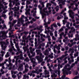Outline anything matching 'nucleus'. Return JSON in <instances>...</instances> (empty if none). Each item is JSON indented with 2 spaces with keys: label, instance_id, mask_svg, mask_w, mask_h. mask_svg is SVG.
Here are the masks:
<instances>
[{
  "label": "nucleus",
  "instance_id": "nucleus-1",
  "mask_svg": "<svg viewBox=\"0 0 79 79\" xmlns=\"http://www.w3.org/2000/svg\"><path fill=\"white\" fill-rule=\"evenodd\" d=\"M4 32H5L4 31H1V33L2 34V35L0 36V42L1 41V40L2 41L3 40H5V38H3V37H5L6 36V35H5L4 36Z\"/></svg>",
  "mask_w": 79,
  "mask_h": 79
},
{
  "label": "nucleus",
  "instance_id": "nucleus-2",
  "mask_svg": "<svg viewBox=\"0 0 79 79\" xmlns=\"http://www.w3.org/2000/svg\"><path fill=\"white\" fill-rule=\"evenodd\" d=\"M36 59L38 61H39V62L41 63L43 61V60L42 59V57H40L39 56H37L36 57Z\"/></svg>",
  "mask_w": 79,
  "mask_h": 79
},
{
  "label": "nucleus",
  "instance_id": "nucleus-3",
  "mask_svg": "<svg viewBox=\"0 0 79 79\" xmlns=\"http://www.w3.org/2000/svg\"><path fill=\"white\" fill-rule=\"evenodd\" d=\"M30 60H31V63H33V64H35V61L36 60L35 59L32 58L30 59Z\"/></svg>",
  "mask_w": 79,
  "mask_h": 79
},
{
  "label": "nucleus",
  "instance_id": "nucleus-4",
  "mask_svg": "<svg viewBox=\"0 0 79 79\" xmlns=\"http://www.w3.org/2000/svg\"><path fill=\"white\" fill-rule=\"evenodd\" d=\"M51 77L52 78H53L54 77H57V75H56L55 73H53L52 75H51Z\"/></svg>",
  "mask_w": 79,
  "mask_h": 79
},
{
  "label": "nucleus",
  "instance_id": "nucleus-5",
  "mask_svg": "<svg viewBox=\"0 0 79 79\" xmlns=\"http://www.w3.org/2000/svg\"><path fill=\"white\" fill-rule=\"evenodd\" d=\"M66 73V71H64L63 73V75L62 76L61 78L62 79H64V78L66 77V75H65V73Z\"/></svg>",
  "mask_w": 79,
  "mask_h": 79
},
{
  "label": "nucleus",
  "instance_id": "nucleus-6",
  "mask_svg": "<svg viewBox=\"0 0 79 79\" xmlns=\"http://www.w3.org/2000/svg\"><path fill=\"white\" fill-rule=\"evenodd\" d=\"M59 8H60V7L58 6H57L56 7L54 8V9L56 10V11H58V10H59Z\"/></svg>",
  "mask_w": 79,
  "mask_h": 79
},
{
  "label": "nucleus",
  "instance_id": "nucleus-7",
  "mask_svg": "<svg viewBox=\"0 0 79 79\" xmlns=\"http://www.w3.org/2000/svg\"><path fill=\"white\" fill-rule=\"evenodd\" d=\"M23 66V65L22 64H21V65H20L19 67V69H20V71H21L22 70H23V69L22 68Z\"/></svg>",
  "mask_w": 79,
  "mask_h": 79
},
{
  "label": "nucleus",
  "instance_id": "nucleus-8",
  "mask_svg": "<svg viewBox=\"0 0 79 79\" xmlns=\"http://www.w3.org/2000/svg\"><path fill=\"white\" fill-rule=\"evenodd\" d=\"M19 8H18L16 6L14 7V11H19Z\"/></svg>",
  "mask_w": 79,
  "mask_h": 79
},
{
  "label": "nucleus",
  "instance_id": "nucleus-9",
  "mask_svg": "<svg viewBox=\"0 0 79 79\" xmlns=\"http://www.w3.org/2000/svg\"><path fill=\"white\" fill-rule=\"evenodd\" d=\"M41 51L40 49H38V50L36 49V52L37 53V55H39L40 54V52H41Z\"/></svg>",
  "mask_w": 79,
  "mask_h": 79
},
{
  "label": "nucleus",
  "instance_id": "nucleus-10",
  "mask_svg": "<svg viewBox=\"0 0 79 79\" xmlns=\"http://www.w3.org/2000/svg\"><path fill=\"white\" fill-rule=\"evenodd\" d=\"M29 71V69H27V68H25V71L23 72V73H27Z\"/></svg>",
  "mask_w": 79,
  "mask_h": 79
},
{
  "label": "nucleus",
  "instance_id": "nucleus-11",
  "mask_svg": "<svg viewBox=\"0 0 79 79\" xmlns=\"http://www.w3.org/2000/svg\"><path fill=\"white\" fill-rule=\"evenodd\" d=\"M18 21H20L21 23L22 24H23L24 23V20L23 19H21H21H18Z\"/></svg>",
  "mask_w": 79,
  "mask_h": 79
},
{
  "label": "nucleus",
  "instance_id": "nucleus-12",
  "mask_svg": "<svg viewBox=\"0 0 79 79\" xmlns=\"http://www.w3.org/2000/svg\"><path fill=\"white\" fill-rule=\"evenodd\" d=\"M55 47L58 50H60V47L57 46V44H56L55 45Z\"/></svg>",
  "mask_w": 79,
  "mask_h": 79
},
{
  "label": "nucleus",
  "instance_id": "nucleus-13",
  "mask_svg": "<svg viewBox=\"0 0 79 79\" xmlns=\"http://www.w3.org/2000/svg\"><path fill=\"white\" fill-rule=\"evenodd\" d=\"M12 40V39H10V45L11 46H13V45H14V44H13V41H12V40Z\"/></svg>",
  "mask_w": 79,
  "mask_h": 79
},
{
  "label": "nucleus",
  "instance_id": "nucleus-14",
  "mask_svg": "<svg viewBox=\"0 0 79 79\" xmlns=\"http://www.w3.org/2000/svg\"><path fill=\"white\" fill-rule=\"evenodd\" d=\"M79 52H77L76 54H74V56H79Z\"/></svg>",
  "mask_w": 79,
  "mask_h": 79
},
{
  "label": "nucleus",
  "instance_id": "nucleus-15",
  "mask_svg": "<svg viewBox=\"0 0 79 79\" xmlns=\"http://www.w3.org/2000/svg\"><path fill=\"white\" fill-rule=\"evenodd\" d=\"M37 26V24L35 23H34L32 25L33 28H35L36 26Z\"/></svg>",
  "mask_w": 79,
  "mask_h": 79
},
{
  "label": "nucleus",
  "instance_id": "nucleus-16",
  "mask_svg": "<svg viewBox=\"0 0 79 79\" xmlns=\"http://www.w3.org/2000/svg\"><path fill=\"white\" fill-rule=\"evenodd\" d=\"M55 46H54V49H53V51L55 53H56V52H57V51L56 50V49H55Z\"/></svg>",
  "mask_w": 79,
  "mask_h": 79
},
{
  "label": "nucleus",
  "instance_id": "nucleus-17",
  "mask_svg": "<svg viewBox=\"0 0 79 79\" xmlns=\"http://www.w3.org/2000/svg\"><path fill=\"white\" fill-rule=\"evenodd\" d=\"M23 34H24L25 35H27L29 34V32L28 31H24L23 32Z\"/></svg>",
  "mask_w": 79,
  "mask_h": 79
},
{
  "label": "nucleus",
  "instance_id": "nucleus-18",
  "mask_svg": "<svg viewBox=\"0 0 79 79\" xmlns=\"http://www.w3.org/2000/svg\"><path fill=\"white\" fill-rule=\"evenodd\" d=\"M10 56V55H9V52H7V55L5 56V57L6 58L7 57H9Z\"/></svg>",
  "mask_w": 79,
  "mask_h": 79
},
{
  "label": "nucleus",
  "instance_id": "nucleus-19",
  "mask_svg": "<svg viewBox=\"0 0 79 79\" xmlns=\"http://www.w3.org/2000/svg\"><path fill=\"white\" fill-rule=\"evenodd\" d=\"M25 60L26 61H27V62H29V59L28 57H27Z\"/></svg>",
  "mask_w": 79,
  "mask_h": 79
},
{
  "label": "nucleus",
  "instance_id": "nucleus-20",
  "mask_svg": "<svg viewBox=\"0 0 79 79\" xmlns=\"http://www.w3.org/2000/svg\"><path fill=\"white\" fill-rule=\"evenodd\" d=\"M40 45L42 46V47H45V43H42V44H40Z\"/></svg>",
  "mask_w": 79,
  "mask_h": 79
},
{
  "label": "nucleus",
  "instance_id": "nucleus-21",
  "mask_svg": "<svg viewBox=\"0 0 79 79\" xmlns=\"http://www.w3.org/2000/svg\"><path fill=\"white\" fill-rule=\"evenodd\" d=\"M68 45H69V47H72V45L70 43H69L68 44Z\"/></svg>",
  "mask_w": 79,
  "mask_h": 79
},
{
  "label": "nucleus",
  "instance_id": "nucleus-22",
  "mask_svg": "<svg viewBox=\"0 0 79 79\" xmlns=\"http://www.w3.org/2000/svg\"><path fill=\"white\" fill-rule=\"evenodd\" d=\"M63 30H64L63 28H61L59 30V32H61V31H63Z\"/></svg>",
  "mask_w": 79,
  "mask_h": 79
},
{
  "label": "nucleus",
  "instance_id": "nucleus-23",
  "mask_svg": "<svg viewBox=\"0 0 79 79\" xmlns=\"http://www.w3.org/2000/svg\"><path fill=\"white\" fill-rule=\"evenodd\" d=\"M0 6L2 8H4V6H3V5L1 3L0 4Z\"/></svg>",
  "mask_w": 79,
  "mask_h": 79
},
{
  "label": "nucleus",
  "instance_id": "nucleus-24",
  "mask_svg": "<svg viewBox=\"0 0 79 79\" xmlns=\"http://www.w3.org/2000/svg\"><path fill=\"white\" fill-rule=\"evenodd\" d=\"M31 3V2L29 1H27V5H29Z\"/></svg>",
  "mask_w": 79,
  "mask_h": 79
},
{
  "label": "nucleus",
  "instance_id": "nucleus-25",
  "mask_svg": "<svg viewBox=\"0 0 79 79\" xmlns=\"http://www.w3.org/2000/svg\"><path fill=\"white\" fill-rule=\"evenodd\" d=\"M59 6L60 8V9H62V8H63V6H62V4H60L59 5Z\"/></svg>",
  "mask_w": 79,
  "mask_h": 79
},
{
  "label": "nucleus",
  "instance_id": "nucleus-26",
  "mask_svg": "<svg viewBox=\"0 0 79 79\" xmlns=\"http://www.w3.org/2000/svg\"><path fill=\"white\" fill-rule=\"evenodd\" d=\"M59 58H58L56 59L57 60H58V62L59 63H60L61 62H60V60H59Z\"/></svg>",
  "mask_w": 79,
  "mask_h": 79
},
{
  "label": "nucleus",
  "instance_id": "nucleus-27",
  "mask_svg": "<svg viewBox=\"0 0 79 79\" xmlns=\"http://www.w3.org/2000/svg\"><path fill=\"white\" fill-rule=\"evenodd\" d=\"M57 18L58 20H59V19H61V17H60V16H57Z\"/></svg>",
  "mask_w": 79,
  "mask_h": 79
},
{
  "label": "nucleus",
  "instance_id": "nucleus-28",
  "mask_svg": "<svg viewBox=\"0 0 79 79\" xmlns=\"http://www.w3.org/2000/svg\"><path fill=\"white\" fill-rule=\"evenodd\" d=\"M58 73V74L59 76H60V70H58L57 71Z\"/></svg>",
  "mask_w": 79,
  "mask_h": 79
},
{
  "label": "nucleus",
  "instance_id": "nucleus-29",
  "mask_svg": "<svg viewBox=\"0 0 79 79\" xmlns=\"http://www.w3.org/2000/svg\"><path fill=\"white\" fill-rule=\"evenodd\" d=\"M35 71H36V73L37 74H39L40 73V72H39V71H37V70H35Z\"/></svg>",
  "mask_w": 79,
  "mask_h": 79
},
{
  "label": "nucleus",
  "instance_id": "nucleus-30",
  "mask_svg": "<svg viewBox=\"0 0 79 79\" xmlns=\"http://www.w3.org/2000/svg\"><path fill=\"white\" fill-rule=\"evenodd\" d=\"M65 50H68V49H69V47L68 46H66L65 48Z\"/></svg>",
  "mask_w": 79,
  "mask_h": 79
},
{
  "label": "nucleus",
  "instance_id": "nucleus-31",
  "mask_svg": "<svg viewBox=\"0 0 79 79\" xmlns=\"http://www.w3.org/2000/svg\"><path fill=\"white\" fill-rule=\"evenodd\" d=\"M41 4L42 5V7L44 8L45 6H44V2H42Z\"/></svg>",
  "mask_w": 79,
  "mask_h": 79
},
{
  "label": "nucleus",
  "instance_id": "nucleus-32",
  "mask_svg": "<svg viewBox=\"0 0 79 79\" xmlns=\"http://www.w3.org/2000/svg\"><path fill=\"white\" fill-rule=\"evenodd\" d=\"M12 77H13V78H16V75H13L12 76Z\"/></svg>",
  "mask_w": 79,
  "mask_h": 79
},
{
  "label": "nucleus",
  "instance_id": "nucleus-33",
  "mask_svg": "<svg viewBox=\"0 0 79 79\" xmlns=\"http://www.w3.org/2000/svg\"><path fill=\"white\" fill-rule=\"evenodd\" d=\"M15 65H16V66H17V65H18V61H17V59H16Z\"/></svg>",
  "mask_w": 79,
  "mask_h": 79
},
{
  "label": "nucleus",
  "instance_id": "nucleus-34",
  "mask_svg": "<svg viewBox=\"0 0 79 79\" xmlns=\"http://www.w3.org/2000/svg\"><path fill=\"white\" fill-rule=\"evenodd\" d=\"M31 54H32V56H35V52H33V53Z\"/></svg>",
  "mask_w": 79,
  "mask_h": 79
},
{
  "label": "nucleus",
  "instance_id": "nucleus-35",
  "mask_svg": "<svg viewBox=\"0 0 79 79\" xmlns=\"http://www.w3.org/2000/svg\"><path fill=\"white\" fill-rule=\"evenodd\" d=\"M66 1V0H64V1L63 0H60V1L61 2H63L64 3H65Z\"/></svg>",
  "mask_w": 79,
  "mask_h": 79
},
{
  "label": "nucleus",
  "instance_id": "nucleus-36",
  "mask_svg": "<svg viewBox=\"0 0 79 79\" xmlns=\"http://www.w3.org/2000/svg\"><path fill=\"white\" fill-rule=\"evenodd\" d=\"M48 57H49L51 58H53V56H51L50 55H49Z\"/></svg>",
  "mask_w": 79,
  "mask_h": 79
},
{
  "label": "nucleus",
  "instance_id": "nucleus-37",
  "mask_svg": "<svg viewBox=\"0 0 79 79\" xmlns=\"http://www.w3.org/2000/svg\"><path fill=\"white\" fill-rule=\"evenodd\" d=\"M20 60H24V58L23 56H21L20 57Z\"/></svg>",
  "mask_w": 79,
  "mask_h": 79
},
{
  "label": "nucleus",
  "instance_id": "nucleus-38",
  "mask_svg": "<svg viewBox=\"0 0 79 79\" xmlns=\"http://www.w3.org/2000/svg\"><path fill=\"white\" fill-rule=\"evenodd\" d=\"M32 73L34 74V73H36V71H35V70H33L32 71Z\"/></svg>",
  "mask_w": 79,
  "mask_h": 79
},
{
  "label": "nucleus",
  "instance_id": "nucleus-39",
  "mask_svg": "<svg viewBox=\"0 0 79 79\" xmlns=\"http://www.w3.org/2000/svg\"><path fill=\"white\" fill-rule=\"evenodd\" d=\"M75 37L77 38H78V37H79V34H77V35H75Z\"/></svg>",
  "mask_w": 79,
  "mask_h": 79
},
{
  "label": "nucleus",
  "instance_id": "nucleus-40",
  "mask_svg": "<svg viewBox=\"0 0 79 79\" xmlns=\"http://www.w3.org/2000/svg\"><path fill=\"white\" fill-rule=\"evenodd\" d=\"M57 24L58 25V26H59V27H60L61 26V24H60L59 23H57Z\"/></svg>",
  "mask_w": 79,
  "mask_h": 79
},
{
  "label": "nucleus",
  "instance_id": "nucleus-41",
  "mask_svg": "<svg viewBox=\"0 0 79 79\" xmlns=\"http://www.w3.org/2000/svg\"><path fill=\"white\" fill-rule=\"evenodd\" d=\"M26 37V35H23L22 37L23 39H24Z\"/></svg>",
  "mask_w": 79,
  "mask_h": 79
},
{
  "label": "nucleus",
  "instance_id": "nucleus-42",
  "mask_svg": "<svg viewBox=\"0 0 79 79\" xmlns=\"http://www.w3.org/2000/svg\"><path fill=\"white\" fill-rule=\"evenodd\" d=\"M54 27H57V25L55 23H54Z\"/></svg>",
  "mask_w": 79,
  "mask_h": 79
},
{
  "label": "nucleus",
  "instance_id": "nucleus-43",
  "mask_svg": "<svg viewBox=\"0 0 79 79\" xmlns=\"http://www.w3.org/2000/svg\"><path fill=\"white\" fill-rule=\"evenodd\" d=\"M44 55H45L46 56H47L48 55V54L47 52H45L44 53Z\"/></svg>",
  "mask_w": 79,
  "mask_h": 79
},
{
  "label": "nucleus",
  "instance_id": "nucleus-44",
  "mask_svg": "<svg viewBox=\"0 0 79 79\" xmlns=\"http://www.w3.org/2000/svg\"><path fill=\"white\" fill-rule=\"evenodd\" d=\"M3 47V45L2 47V50H5L6 48H5Z\"/></svg>",
  "mask_w": 79,
  "mask_h": 79
},
{
  "label": "nucleus",
  "instance_id": "nucleus-45",
  "mask_svg": "<svg viewBox=\"0 0 79 79\" xmlns=\"http://www.w3.org/2000/svg\"><path fill=\"white\" fill-rule=\"evenodd\" d=\"M50 73L48 71H47V72L45 73V75H47V74H49Z\"/></svg>",
  "mask_w": 79,
  "mask_h": 79
},
{
  "label": "nucleus",
  "instance_id": "nucleus-46",
  "mask_svg": "<svg viewBox=\"0 0 79 79\" xmlns=\"http://www.w3.org/2000/svg\"><path fill=\"white\" fill-rule=\"evenodd\" d=\"M39 55L40 56V57H41L42 58V53L41 52H40Z\"/></svg>",
  "mask_w": 79,
  "mask_h": 79
},
{
  "label": "nucleus",
  "instance_id": "nucleus-47",
  "mask_svg": "<svg viewBox=\"0 0 79 79\" xmlns=\"http://www.w3.org/2000/svg\"><path fill=\"white\" fill-rule=\"evenodd\" d=\"M35 47H37V46H36V45L37 44V41H35Z\"/></svg>",
  "mask_w": 79,
  "mask_h": 79
},
{
  "label": "nucleus",
  "instance_id": "nucleus-48",
  "mask_svg": "<svg viewBox=\"0 0 79 79\" xmlns=\"http://www.w3.org/2000/svg\"><path fill=\"white\" fill-rule=\"evenodd\" d=\"M7 12V10H4L2 13H6Z\"/></svg>",
  "mask_w": 79,
  "mask_h": 79
},
{
  "label": "nucleus",
  "instance_id": "nucleus-49",
  "mask_svg": "<svg viewBox=\"0 0 79 79\" xmlns=\"http://www.w3.org/2000/svg\"><path fill=\"white\" fill-rule=\"evenodd\" d=\"M11 5H12V3H10L9 4L10 7H11Z\"/></svg>",
  "mask_w": 79,
  "mask_h": 79
},
{
  "label": "nucleus",
  "instance_id": "nucleus-50",
  "mask_svg": "<svg viewBox=\"0 0 79 79\" xmlns=\"http://www.w3.org/2000/svg\"><path fill=\"white\" fill-rule=\"evenodd\" d=\"M71 18L72 19H73L74 18V16H73L72 15H71L70 16Z\"/></svg>",
  "mask_w": 79,
  "mask_h": 79
},
{
  "label": "nucleus",
  "instance_id": "nucleus-51",
  "mask_svg": "<svg viewBox=\"0 0 79 79\" xmlns=\"http://www.w3.org/2000/svg\"><path fill=\"white\" fill-rule=\"evenodd\" d=\"M50 35H51V36H52L53 35V33L52 32H51L50 33Z\"/></svg>",
  "mask_w": 79,
  "mask_h": 79
},
{
  "label": "nucleus",
  "instance_id": "nucleus-52",
  "mask_svg": "<svg viewBox=\"0 0 79 79\" xmlns=\"http://www.w3.org/2000/svg\"><path fill=\"white\" fill-rule=\"evenodd\" d=\"M22 18H21V19H23V18H24V15H22Z\"/></svg>",
  "mask_w": 79,
  "mask_h": 79
},
{
  "label": "nucleus",
  "instance_id": "nucleus-53",
  "mask_svg": "<svg viewBox=\"0 0 79 79\" xmlns=\"http://www.w3.org/2000/svg\"><path fill=\"white\" fill-rule=\"evenodd\" d=\"M74 5V3H70V5H71V6H73V5Z\"/></svg>",
  "mask_w": 79,
  "mask_h": 79
},
{
  "label": "nucleus",
  "instance_id": "nucleus-54",
  "mask_svg": "<svg viewBox=\"0 0 79 79\" xmlns=\"http://www.w3.org/2000/svg\"><path fill=\"white\" fill-rule=\"evenodd\" d=\"M30 11H31V9H28L26 11L27 12H30Z\"/></svg>",
  "mask_w": 79,
  "mask_h": 79
},
{
  "label": "nucleus",
  "instance_id": "nucleus-55",
  "mask_svg": "<svg viewBox=\"0 0 79 79\" xmlns=\"http://www.w3.org/2000/svg\"><path fill=\"white\" fill-rule=\"evenodd\" d=\"M3 44H4V45H8L6 43V42H3Z\"/></svg>",
  "mask_w": 79,
  "mask_h": 79
},
{
  "label": "nucleus",
  "instance_id": "nucleus-56",
  "mask_svg": "<svg viewBox=\"0 0 79 79\" xmlns=\"http://www.w3.org/2000/svg\"><path fill=\"white\" fill-rule=\"evenodd\" d=\"M44 13H47V14H48V10H46V11H45V10H44Z\"/></svg>",
  "mask_w": 79,
  "mask_h": 79
},
{
  "label": "nucleus",
  "instance_id": "nucleus-57",
  "mask_svg": "<svg viewBox=\"0 0 79 79\" xmlns=\"http://www.w3.org/2000/svg\"><path fill=\"white\" fill-rule=\"evenodd\" d=\"M63 21L64 23H67V21L66 20H63Z\"/></svg>",
  "mask_w": 79,
  "mask_h": 79
},
{
  "label": "nucleus",
  "instance_id": "nucleus-58",
  "mask_svg": "<svg viewBox=\"0 0 79 79\" xmlns=\"http://www.w3.org/2000/svg\"><path fill=\"white\" fill-rule=\"evenodd\" d=\"M27 46H26L25 47H24V46H23V49H24V50L25 49V48H26V49H27Z\"/></svg>",
  "mask_w": 79,
  "mask_h": 79
},
{
  "label": "nucleus",
  "instance_id": "nucleus-59",
  "mask_svg": "<svg viewBox=\"0 0 79 79\" xmlns=\"http://www.w3.org/2000/svg\"><path fill=\"white\" fill-rule=\"evenodd\" d=\"M63 13H64V10H63L61 12H60V14H63Z\"/></svg>",
  "mask_w": 79,
  "mask_h": 79
},
{
  "label": "nucleus",
  "instance_id": "nucleus-60",
  "mask_svg": "<svg viewBox=\"0 0 79 79\" xmlns=\"http://www.w3.org/2000/svg\"><path fill=\"white\" fill-rule=\"evenodd\" d=\"M29 8L28 6L27 5H26V9H25V10H27V8Z\"/></svg>",
  "mask_w": 79,
  "mask_h": 79
},
{
  "label": "nucleus",
  "instance_id": "nucleus-61",
  "mask_svg": "<svg viewBox=\"0 0 79 79\" xmlns=\"http://www.w3.org/2000/svg\"><path fill=\"white\" fill-rule=\"evenodd\" d=\"M32 21H36V19H34V18H33L32 19Z\"/></svg>",
  "mask_w": 79,
  "mask_h": 79
},
{
  "label": "nucleus",
  "instance_id": "nucleus-62",
  "mask_svg": "<svg viewBox=\"0 0 79 79\" xmlns=\"http://www.w3.org/2000/svg\"><path fill=\"white\" fill-rule=\"evenodd\" d=\"M77 61H79V56H78V57H77Z\"/></svg>",
  "mask_w": 79,
  "mask_h": 79
},
{
  "label": "nucleus",
  "instance_id": "nucleus-63",
  "mask_svg": "<svg viewBox=\"0 0 79 79\" xmlns=\"http://www.w3.org/2000/svg\"><path fill=\"white\" fill-rule=\"evenodd\" d=\"M71 68H67V71H70L71 70Z\"/></svg>",
  "mask_w": 79,
  "mask_h": 79
},
{
  "label": "nucleus",
  "instance_id": "nucleus-64",
  "mask_svg": "<svg viewBox=\"0 0 79 79\" xmlns=\"http://www.w3.org/2000/svg\"><path fill=\"white\" fill-rule=\"evenodd\" d=\"M6 15L5 14H3V15H2V17H5L6 16Z\"/></svg>",
  "mask_w": 79,
  "mask_h": 79
}]
</instances>
